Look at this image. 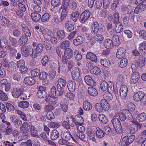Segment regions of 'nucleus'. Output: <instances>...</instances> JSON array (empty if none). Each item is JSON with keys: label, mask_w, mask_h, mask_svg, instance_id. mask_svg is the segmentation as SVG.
Segmentation results:
<instances>
[{"label": "nucleus", "mask_w": 146, "mask_h": 146, "mask_svg": "<svg viewBox=\"0 0 146 146\" xmlns=\"http://www.w3.org/2000/svg\"><path fill=\"white\" fill-rule=\"evenodd\" d=\"M66 84V80L62 78H59L57 81V84L56 85L57 91V95L62 96L64 93V88Z\"/></svg>", "instance_id": "1"}, {"label": "nucleus", "mask_w": 146, "mask_h": 146, "mask_svg": "<svg viewBox=\"0 0 146 146\" xmlns=\"http://www.w3.org/2000/svg\"><path fill=\"white\" fill-rule=\"evenodd\" d=\"M29 124L27 122L23 123L20 128V131L23 133V136L24 138L27 139L28 137V132L30 128Z\"/></svg>", "instance_id": "4"}, {"label": "nucleus", "mask_w": 146, "mask_h": 146, "mask_svg": "<svg viewBox=\"0 0 146 146\" xmlns=\"http://www.w3.org/2000/svg\"><path fill=\"white\" fill-rule=\"evenodd\" d=\"M83 107L85 110L89 111L92 109V105L88 101H85L83 104Z\"/></svg>", "instance_id": "37"}, {"label": "nucleus", "mask_w": 146, "mask_h": 146, "mask_svg": "<svg viewBox=\"0 0 146 146\" xmlns=\"http://www.w3.org/2000/svg\"><path fill=\"white\" fill-rule=\"evenodd\" d=\"M6 107L7 111L9 112H12L15 110L13 105L10 103H7L6 104Z\"/></svg>", "instance_id": "55"}, {"label": "nucleus", "mask_w": 146, "mask_h": 146, "mask_svg": "<svg viewBox=\"0 0 146 146\" xmlns=\"http://www.w3.org/2000/svg\"><path fill=\"white\" fill-rule=\"evenodd\" d=\"M122 113L126 117V118L129 120L133 119V116L132 114L129 112V110L126 109H123L122 111Z\"/></svg>", "instance_id": "24"}, {"label": "nucleus", "mask_w": 146, "mask_h": 146, "mask_svg": "<svg viewBox=\"0 0 146 146\" xmlns=\"http://www.w3.org/2000/svg\"><path fill=\"white\" fill-rule=\"evenodd\" d=\"M28 37L25 35H22L19 40V42L21 46H25L28 40Z\"/></svg>", "instance_id": "26"}, {"label": "nucleus", "mask_w": 146, "mask_h": 146, "mask_svg": "<svg viewBox=\"0 0 146 146\" xmlns=\"http://www.w3.org/2000/svg\"><path fill=\"white\" fill-rule=\"evenodd\" d=\"M73 50L70 48H66L64 50V55L67 59L71 58L73 56Z\"/></svg>", "instance_id": "20"}, {"label": "nucleus", "mask_w": 146, "mask_h": 146, "mask_svg": "<svg viewBox=\"0 0 146 146\" xmlns=\"http://www.w3.org/2000/svg\"><path fill=\"white\" fill-rule=\"evenodd\" d=\"M108 84L106 82H103L100 85L101 89L103 91H105L108 88Z\"/></svg>", "instance_id": "63"}, {"label": "nucleus", "mask_w": 146, "mask_h": 146, "mask_svg": "<svg viewBox=\"0 0 146 146\" xmlns=\"http://www.w3.org/2000/svg\"><path fill=\"white\" fill-rule=\"evenodd\" d=\"M51 4L54 7H57L60 5V0H52Z\"/></svg>", "instance_id": "64"}, {"label": "nucleus", "mask_w": 146, "mask_h": 146, "mask_svg": "<svg viewBox=\"0 0 146 146\" xmlns=\"http://www.w3.org/2000/svg\"><path fill=\"white\" fill-rule=\"evenodd\" d=\"M127 91L128 88L126 86L123 85L121 86L119 92L122 98H124L126 96Z\"/></svg>", "instance_id": "18"}, {"label": "nucleus", "mask_w": 146, "mask_h": 146, "mask_svg": "<svg viewBox=\"0 0 146 146\" xmlns=\"http://www.w3.org/2000/svg\"><path fill=\"white\" fill-rule=\"evenodd\" d=\"M126 52V50L123 48H118L117 50L116 54V57L119 59H121L125 56Z\"/></svg>", "instance_id": "12"}, {"label": "nucleus", "mask_w": 146, "mask_h": 146, "mask_svg": "<svg viewBox=\"0 0 146 146\" xmlns=\"http://www.w3.org/2000/svg\"><path fill=\"white\" fill-rule=\"evenodd\" d=\"M0 24L3 26H10L11 22L9 20L3 16H0Z\"/></svg>", "instance_id": "10"}, {"label": "nucleus", "mask_w": 146, "mask_h": 146, "mask_svg": "<svg viewBox=\"0 0 146 146\" xmlns=\"http://www.w3.org/2000/svg\"><path fill=\"white\" fill-rule=\"evenodd\" d=\"M145 59V58L143 57L142 56H139V59L137 62L139 63V66L140 67H141L144 66Z\"/></svg>", "instance_id": "61"}, {"label": "nucleus", "mask_w": 146, "mask_h": 146, "mask_svg": "<svg viewBox=\"0 0 146 146\" xmlns=\"http://www.w3.org/2000/svg\"><path fill=\"white\" fill-rule=\"evenodd\" d=\"M112 123L115 131L119 134H121L122 132V128L121 123L118 118L115 117L112 121Z\"/></svg>", "instance_id": "5"}, {"label": "nucleus", "mask_w": 146, "mask_h": 146, "mask_svg": "<svg viewBox=\"0 0 146 146\" xmlns=\"http://www.w3.org/2000/svg\"><path fill=\"white\" fill-rule=\"evenodd\" d=\"M87 134L88 138L89 140L91 139V138L95 137V133L94 131L90 129H88L87 130Z\"/></svg>", "instance_id": "51"}, {"label": "nucleus", "mask_w": 146, "mask_h": 146, "mask_svg": "<svg viewBox=\"0 0 146 146\" xmlns=\"http://www.w3.org/2000/svg\"><path fill=\"white\" fill-rule=\"evenodd\" d=\"M50 18V15L48 13H45L41 16V20L43 23H46L49 20Z\"/></svg>", "instance_id": "39"}, {"label": "nucleus", "mask_w": 146, "mask_h": 146, "mask_svg": "<svg viewBox=\"0 0 146 146\" xmlns=\"http://www.w3.org/2000/svg\"><path fill=\"white\" fill-rule=\"evenodd\" d=\"M132 122L134 124L130 125L129 128V133L131 134H135L138 130V129H141V124L138 122L133 121Z\"/></svg>", "instance_id": "6"}, {"label": "nucleus", "mask_w": 146, "mask_h": 146, "mask_svg": "<svg viewBox=\"0 0 146 146\" xmlns=\"http://www.w3.org/2000/svg\"><path fill=\"white\" fill-rule=\"evenodd\" d=\"M29 105L28 102L26 101L20 102L19 103V106L21 108L25 109L28 108Z\"/></svg>", "instance_id": "46"}, {"label": "nucleus", "mask_w": 146, "mask_h": 146, "mask_svg": "<svg viewBox=\"0 0 146 146\" xmlns=\"http://www.w3.org/2000/svg\"><path fill=\"white\" fill-rule=\"evenodd\" d=\"M84 80L86 84L89 86H95L96 85V83L89 75H86L85 76Z\"/></svg>", "instance_id": "13"}, {"label": "nucleus", "mask_w": 146, "mask_h": 146, "mask_svg": "<svg viewBox=\"0 0 146 146\" xmlns=\"http://www.w3.org/2000/svg\"><path fill=\"white\" fill-rule=\"evenodd\" d=\"M31 17L33 21L35 22L39 21L41 18L40 14L36 13H33L31 14Z\"/></svg>", "instance_id": "33"}, {"label": "nucleus", "mask_w": 146, "mask_h": 146, "mask_svg": "<svg viewBox=\"0 0 146 146\" xmlns=\"http://www.w3.org/2000/svg\"><path fill=\"white\" fill-rule=\"evenodd\" d=\"M83 41V38L82 36H79L73 40V43L75 46H77L81 44Z\"/></svg>", "instance_id": "22"}, {"label": "nucleus", "mask_w": 146, "mask_h": 146, "mask_svg": "<svg viewBox=\"0 0 146 146\" xmlns=\"http://www.w3.org/2000/svg\"><path fill=\"white\" fill-rule=\"evenodd\" d=\"M43 45L45 46L46 50H49L51 48V46L48 40L46 39L44 42Z\"/></svg>", "instance_id": "60"}, {"label": "nucleus", "mask_w": 146, "mask_h": 146, "mask_svg": "<svg viewBox=\"0 0 146 146\" xmlns=\"http://www.w3.org/2000/svg\"><path fill=\"white\" fill-rule=\"evenodd\" d=\"M24 83L27 86H32L36 82L35 80L31 77H27L25 78L23 80Z\"/></svg>", "instance_id": "14"}, {"label": "nucleus", "mask_w": 146, "mask_h": 146, "mask_svg": "<svg viewBox=\"0 0 146 146\" xmlns=\"http://www.w3.org/2000/svg\"><path fill=\"white\" fill-rule=\"evenodd\" d=\"M57 37L58 39L62 40L65 37V34L64 30H60L58 31L57 33Z\"/></svg>", "instance_id": "41"}, {"label": "nucleus", "mask_w": 146, "mask_h": 146, "mask_svg": "<svg viewBox=\"0 0 146 146\" xmlns=\"http://www.w3.org/2000/svg\"><path fill=\"white\" fill-rule=\"evenodd\" d=\"M105 133L104 131H103L100 128H99L96 132L97 136L98 138H102L104 137L105 135Z\"/></svg>", "instance_id": "57"}, {"label": "nucleus", "mask_w": 146, "mask_h": 146, "mask_svg": "<svg viewBox=\"0 0 146 146\" xmlns=\"http://www.w3.org/2000/svg\"><path fill=\"white\" fill-rule=\"evenodd\" d=\"M92 28L93 32L95 34L97 33L99 29V25L97 21H95L93 22Z\"/></svg>", "instance_id": "31"}, {"label": "nucleus", "mask_w": 146, "mask_h": 146, "mask_svg": "<svg viewBox=\"0 0 146 146\" xmlns=\"http://www.w3.org/2000/svg\"><path fill=\"white\" fill-rule=\"evenodd\" d=\"M59 136L58 131L56 129L53 130L50 134L51 139L53 140H55L57 139Z\"/></svg>", "instance_id": "28"}, {"label": "nucleus", "mask_w": 146, "mask_h": 146, "mask_svg": "<svg viewBox=\"0 0 146 146\" xmlns=\"http://www.w3.org/2000/svg\"><path fill=\"white\" fill-rule=\"evenodd\" d=\"M9 40L10 45L14 47L17 46V41L16 39L14 37H10L9 39Z\"/></svg>", "instance_id": "50"}, {"label": "nucleus", "mask_w": 146, "mask_h": 146, "mask_svg": "<svg viewBox=\"0 0 146 146\" xmlns=\"http://www.w3.org/2000/svg\"><path fill=\"white\" fill-rule=\"evenodd\" d=\"M20 49L21 53L24 57L29 56L33 50L32 47L30 45L27 46H22Z\"/></svg>", "instance_id": "7"}, {"label": "nucleus", "mask_w": 146, "mask_h": 146, "mask_svg": "<svg viewBox=\"0 0 146 146\" xmlns=\"http://www.w3.org/2000/svg\"><path fill=\"white\" fill-rule=\"evenodd\" d=\"M139 50L141 54H146V41H144L139 44Z\"/></svg>", "instance_id": "19"}, {"label": "nucleus", "mask_w": 146, "mask_h": 146, "mask_svg": "<svg viewBox=\"0 0 146 146\" xmlns=\"http://www.w3.org/2000/svg\"><path fill=\"white\" fill-rule=\"evenodd\" d=\"M117 82L120 84H123L124 81V78L123 76V75L121 74H119L117 78Z\"/></svg>", "instance_id": "58"}, {"label": "nucleus", "mask_w": 146, "mask_h": 146, "mask_svg": "<svg viewBox=\"0 0 146 146\" xmlns=\"http://www.w3.org/2000/svg\"><path fill=\"white\" fill-rule=\"evenodd\" d=\"M65 27L67 31L70 32L74 30V26L71 21H68L65 24Z\"/></svg>", "instance_id": "21"}, {"label": "nucleus", "mask_w": 146, "mask_h": 146, "mask_svg": "<svg viewBox=\"0 0 146 146\" xmlns=\"http://www.w3.org/2000/svg\"><path fill=\"white\" fill-rule=\"evenodd\" d=\"M140 78L139 75L137 72H133L131 78V84H135L138 81Z\"/></svg>", "instance_id": "17"}, {"label": "nucleus", "mask_w": 146, "mask_h": 146, "mask_svg": "<svg viewBox=\"0 0 146 146\" xmlns=\"http://www.w3.org/2000/svg\"><path fill=\"white\" fill-rule=\"evenodd\" d=\"M23 90L22 88L12 89L11 92L13 96L16 98H19L21 93L23 92Z\"/></svg>", "instance_id": "11"}, {"label": "nucleus", "mask_w": 146, "mask_h": 146, "mask_svg": "<svg viewBox=\"0 0 146 146\" xmlns=\"http://www.w3.org/2000/svg\"><path fill=\"white\" fill-rule=\"evenodd\" d=\"M37 95L38 97L40 98H45L48 96L46 91H38Z\"/></svg>", "instance_id": "49"}, {"label": "nucleus", "mask_w": 146, "mask_h": 146, "mask_svg": "<svg viewBox=\"0 0 146 146\" xmlns=\"http://www.w3.org/2000/svg\"><path fill=\"white\" fill-rule=\"evenodd\" d=\"M103 110L106 111L108 110L110 108V105L107 102V100L105 99H102L100 101Z\"/></svg>", "instance_id": "29"}, {"label": "nucleus", "mask_w": 146, "mask_h": 146, "mask_svg": "<svg viewBox=\"0 0 146 146\" xmlns=\"http://www.w3.org/2000/svg\"><path fill=\"white\" fill-rule=\"evenodd\" d=\"M86 57L87 59H89L95 62H97V56L92 52H88L86 55Z\"/></svg>", "instance_id": "25"}, {"label": "nucleus", "mask_w": 146, "mask_h": 146, "mask_svg": "<svg viewBox=\"0 0 146 146\" xmlns=\"http://www.w3.org/2000/svg\"><path fill=\"white\" fill-rule=\"evenodd\" d=\"M46 118L48 119L51 120L54 118V116L52 112L50 110H48L47 112L46 116Z\"/></svg>", "instance_id": "52"}, {"label": "nucleus", "mask_w": 146, "mask_h": 146, "mask_svg": "<svg viewBox=\"0 0 146 146\" xmlns=\"http://www.w3.org/2000/svg\"><path fill=\"white\" fill-rule=\"evenodd\" d=\"M88 91L89 94L93 96L96 95L98 94L96 89L92 87H90L88 88Z\"/></svg>", "instance_id": "36"}, {"label": "nucleus", "mask_w": 146, "mask_h": 146, "mask_svg": "<svg viewBox=\"0 0 146 146\" xmlns=\"http://www.w3.org/2000/svg\"><path fill=\"white\" fill-rule=\"evenodd\" d=\"M72 77L74 80H77L80 77V71L78 68H73L71 72Z\"/></svg>", "instance_id": "9"}, {"label": "nucleus", "mask_w": 146, "mask_h": 146, "mask_svg": "<svg viewBox=\"0 0 146 146\" xmlns=\"http://www.w3.org/2000/svg\"><path fill=\"white\" fill-rule=\"evenodd\" d=\"M30 131L31 136L36 138H38L39 137L38 134V131L36 129V128L33 125H31V126Z\"/></svg>", "instance_id": "30"}, {"label": "nucleus", "mask_w": 146, "mask_h": 146, "mask_svg": "<svg viewBox=\"0 0 146 146\" xmlns=\"http://www.w3.org/2000/svg\"><path fill=\"white\" fill-rule=\"evenodd\" d=\"M137 119L139 122H142L144 121L146 119V113L143 112L137 116Z\"/></svg>", "instance_id": "48"}, {"label": "nucleus", "mask_w": 146, "mask_h": 146, "mask_svg": "<svg viewBox=\"0 0 146 146\" xmlns=\"http://www.w3.org/2000/svg\"><path fill=\"white\" fill-rule=\"evenodd\" d=\"M0 99L3 101H6L8 99L6 94L1 90H0Z\"/></svg>", "instance_id": "54"}, {"label": "nucleus", "mask_w": 146, "mask_h": 146, "mask_svg": "<svg viewBox=\"0 0 146 146\" xmlns=\"http://www.w3.org/2000/svg\"><path fill=\"white\" fill-rule=\"evenodd\" d=\"M116 27L115 28V32L117 33H119L123 31V27L120 22L114 23Z\"/></svg>", "instance_id": "34"}, {"label": "nucleus", "mask_w": 146, "mask_h": 146, "mask_svg": "<svg viewBox=\"0 0 146 146\" xmlns=\"http://www.w3.org/2000/svg\"><path fill=\"white\" fill-rule=\"evenodd\" d=\"M21 26L22 28V31L24 34L23 35L29 37H30L31 33L28 27L24 23L21 24Z\"/></svg>", "instance_id": "16"}, {"label": "nucleus", "mask_w": 146, "mask_h": 146, "mask_svg": "<svg viewBox=\"0 0 146 146\" xmlns=\"http://www.w3.org/2000/svg\"><path fill=\"white\" fill-rule=\"evenodd\" d=\"M112 40L113 44L115 46H118L120 44L119 37L117 35H115L113 36Z\"/></svg>", "instance_id": "44"}, {"label": "nucleus", "mask_w": 146, "mask_h": 146, "mask_svg": "<svg viewBox=\"0 0 146 146\" xmlns=\"http://www.w3.org/2000/svg\"><path fill=\"white\" fill-rule=\"evenodd\" d=\"M7 49L8 50V51L9 52L10 54H15V53L17 52V50L14 47H13V46H11L10 44L8 45L7 47Z\"/></svg>", "instance_id": "56"}, {"label": "nucleus", "mask_w": 146, "mask_h": 146, "mask_svg": "<svg viewBox=\"0 0 146 146\" xmlns=\"http://www.w3.org/2000/svg\"><path fill=\"white\" fill-rule=\"evenodd\" d=\"M75 125H79L82 124L84 121L83 117L79 115H76L74 117Z\"/></svg>", "instance_id": "27"}, {"label": "nucleus", "mask_w": 146, "mask_h": 146, "mask_svg": "<svg viewBox=\"0 0 146 146\" xmlns=\"http://www.w3.org/2000/svg\"><path fill=\"white\" fill-rule=\"evenodd\" d=\"M120 0H113V3L111 5V7L112 10H114L117 7V5H118Z\"/></svg>", "instance_id": "62"}, {"label": "nucleus", "mask_w": 146, "mask_h": 146, "mask_svg": "<svg viewBox=\"0 0 146 146\" xmlns=\"http://www.w3.org/2000/svg\"><path fill=\"white\" fill-rule=\"evenodd\" d=\"M9 69L11 72H15L16 70V64L15 62L11 61L9 63Z\"/></svg>", "instance_id": "40"}, {"label": "nucleus", "mask_w": 146, "mask_h": 146, "mask_svg": "<svg viewBox=\"0 0 146 146\" xmlns=\"http://www.w3.org/2000/svg\"><path fill=\"white\" fill-rule=\"evenodd\" d=\"M7 46V42L5 38L0 39V46L1 48H5Z\"/></svg>", "instance_id": "47"}, {"label": "nucleus", "mask_w": 146, "mask_h": 146, "mask_svg": "<svg viewBox=\"0 0 146 146\" xmlns=\"http://www.w3.org/2000/svg\"><path fill=\"white\" fill-rule=\"evenodd\" d=\"M119 66L121 68H124L127 66L128 64V60L126 58H123L118 63Z\"/></svg>", "instance_id": "43"}, {"label": "nucleus", "mask_w": 146, "mask_h": 146, "mask_svg": "<svg viewBox=\"0 0 146 146\" xmlns=\"http://www.w3.org/2000/svg\"><path fill=\"white\" fill-rule=\"evenodd\" d=\"M75 124V120L73 117L70 116L66 118V121H64L62 123V125L66 129L71 128L70 126L73 127Z\"/></svg>", "instance_id": "3"}, {"label": "nucleus", "mask_w": 146, "mask_h": 146, "mask_svg": "<svg viewBox=\"0 0 146 146\" xmlns=\"http://www.w3.org/2000/svg\"><path fill=\"white\" fill-rule=\"evenodd\" d=\"M104 46L107 49L111 48L113 46L112 41L110 39L106 40L104 42Z\"/></svg>", "instance_id": "38"}, {"label": "nucleus", "mask_w": 146, "mask_h": 146, "mask_svg": "<svg viewBox=\"0 0 146 146\" xmlns=\"http://www.w3.org/2000/svg\"><path fill=\"white\" fill-rule=\"evenodd\" d=\"M101 70L98 67H95L92 69L90 71L91 74H94L96 75H98L100 72Z\"/></svg>", "instance_id": "53"}, {"label": "nucleus", "mask_w": 146, "mask_h": 146, "mask_svg": "<svg viewBox=\"0 0 146 146\" xmlns=\"http://www.w3.org/2000/svg\"><path fill=\"white\" fill-rule=\"evenodd\" d=\"M10 119L14 125L16 126H20L22 124V120L15 115L11 116Z\"/></svg>", "instance_id": "8"}, {"label": "nucleus", "mask_w": 146, "mask_h": 146, "mask_svg": "<svg viewBox=\"0 0 146 146\" xmlns=\"http://www.w3.org/2000/svg\"><path fill=\"white\" fill-rule=\"evenodd\" d=\"M80 13L79 11H76L72 13L70 16L71 19L74 21L76 22L78 19Z\"/></svg>", "instance_id": "32"}, {"label": "nucleus", "mask_w": 146, "mask_h": 146, "mask_svg": "<svg viewBox=\"0 0 146 146\" xmlns=\"http://www.w3.org/2000/svg\"><path fill=\"white\" fill-rule=\"evenodd\" d=\"M88 19L86 16L83 12L80 16L79 20L80 22L82 23H84Z\"/></svg>", "instance_id": "59"}, {"label": "nucleus", "mask_w": 146, "mask_h": 146, "mask_svg": "<svg viewBox=\"0 0 146 146\" xmlns=\"http://www.w3.org/2000/svg\"><path fill=\"white\" fill-rule=\"evenodd\" d=\"M100 63L102 65L106 67H108L110 65L109 60L105 58L101 59L100 60Z\"/></svg>", "instance_id": "45"}, {"label": "nucleus", "mask_w": 146, "mask_h": 146, "mask_svg": "<svg viewBox=\"0 0 146 146\" xmlns=\"http://www.w3.org/2000/svg\"><path fill=\"white\" fill-rule=\"evenodd\" d=\"M134 100L136 102L140 101L142 105L146 103V96L144 93L142 91H139L135 94L133 96Z\"/></svg>", "instance_id": "2"}, {"label": "nucleus", "mask_w": 146, "mask_h": 146, "mask_svg": "<svg viewBox=\"0 0 146 146\" xmlns=\"http://www.w3.org/2000/svg\"><path fill=\"white\" fill-rule=\"evenodd\" d=\"M61 136L62 138L66 141L68 142L71 140V134L70 132L67 131H62Z\"/></svg>", "instance_id": "15"}, {"label": "nucleus", "mask_w": 146, "mask_h": 146, "mask_svg": "<svg viewBox=\"0 0 146 146\" xmlns=\"http://www.w3.org/2000/svg\"><path fill=\"white\" fill-rule=\"evenodd\" d=\"M71 44L70 42L68 40H66L62 42L60 45V48L63 49H65L68 48L70 46Z\"/></svg>", "instance_id": "35"}, {"label": "nucleus", "mask_w": 146, "mask_h": 146, "mask_svg": "<svg viewBox=\"0 0 146 146\" xmlns=\"http://www.w3.org/2000/svg\"><path fill=\"white\" fill-rule=\"evenodd\" d=\"M98 118L99 120L103 123L106 124L108 122L107 117L104 114L99 115Z\"/></svg>", "instance_id": "42"}, {"label": "nucleus", "mask_w": 146, "mask_h": 146, "mask_svg": "<svg viewBox=\"0 0 146 146\" xmlns=\"http://www.w3.org/2000/svg\"><path fill=\"white\" fill-rule=\"evenodd\" d=\"M67 87L69 90L73 92L75 90L76 83L73 81L70 80L68 82Z\"/></svg>", "instance_id": "23"}]
</instances>
